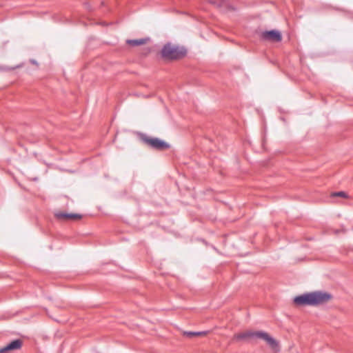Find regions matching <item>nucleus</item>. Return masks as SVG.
<instances>
[{
  "mask_svg": "<svg viewBox=\"0 0 353 353\" xmlns=\"http://www.w3.org/2000/svg\"><path fill=\"white\" fill-rule=\"evenodd\" d=\"M332 298V294L323 291H315L297 296L294 303L297 305H318L327 303Z\"/></svg>",
  "mask_w": 353,
  "mask_h": 353,
  "instance_id": "nucleus-1",
  "label": "nucleus"
},
{
  "mask_svg": "<svg viewBox=\"0 0 353 353\" xmlns=\"http://www.w3.org/2000/svg\"><path fill=\"white\" fill-rule=\"evenodd\" d=\"M259 338L264 340L272 348H276L278 346L277 341L270 336L268 333L263 331L258 332H246L240 333L236 336V339L243 340L248 338Z\"/></svg>",
  "mask_w": 353,
  "mask_h": 353,
  "instance_id": "nucleus-2",
  "label": "nucleus"
},
{
  "mask_svg": "<svg viewBox=\"0 0 353 353\" xmlns=\"http://www.w3.org/2000/svg\"><path fill=\"white\" fill-rule=\"evenodd\" d=\"M186 53L184 48L165 44L161 50V56L165 59L175 60L182 58Z\"/></svg>",
  "mask_w": 353,
  "mask_h": 353,
  "instance_id": "nucleus-3",
  "label": "nucleus"
},
{
  "mask_svg": "<svg viewBox=\"0 0 353 353\" xmlns=\"http://www.w3.org/2000/svg\"><path fill=\"white\" fill-rule=\"evenodd\" d=\"M141 139L148 145L156 150H165L170 148V145L158 138L149 137L145 134H141Z\"/></svg>",
  "mask_w": 353,
  "mask_h": 353,
  "instance_id": "nucleus-4",
  "label": "nucleus"
},
{
  "mask_svg": "<svg viewBox=\"0 0 353 353\" xmlns=\"http://www.w3.org/2000/svg\"><path fill=\"white\" fill-rule=\"evenodd\" d=\"M261 39L265 41L279 42L282 39L281 32L276 30L265 31L261 33Z\"/></svg>",
  "mask_w": 353,
  "mask_h": 353,
  "instance_id": "nucleus-5",
  "label": "nucleus"
},
{
  "mask_svg": "<svg viewBox=\"0 0 353 353\" xmlns=\"http://www.w3.org/2000/svg\"><path fill=\"white\" fill-rule=\"evenodd\" d=\"M210 3L219 8L222 11L234 10V8L230 5L228 0H207Z\"/></svg>",
  "mask_w": 353,
  "mask_h": 353,
  "instance_id": "nucleus-6",
  "label": "nucleus"
},
{
  "mask_svg": "<svg viewBox=\"0 0 353 353\" xmlns=\"http://www.w3.org/2000/svg\"><path fill=\"white\" fill-rule=\"evenodd\" d=\"M22 345V342L20 339H16L11 341L10 343L7 344L5 346V350H7V352H10L12 350H15L21 348Z\"/></svg>",
  "mask_w": 353,
  "mask_h": 353,
  "instance_id": "nucleus-7",
  "label": "nucleus"
},
{
  "mask_svg": "<svg viewBox=\"0 0 353 353\" xmlns=\"http://www.w3.org/2000/svg\"><path fill=\"white\" fill-rule=\"evenodd\" d=\"M55 216L58 219H80L81 218V215L79 214L74 213H64V212H57L55 214Z\"/></svg>",
  "mask_w": 353,
  "mask_h": 353,
  "instance_id": "nucleus-8",
  "label": "nucleus"
},
{
  "mask_svg": "<svg viewBox=\"0 0 353 353\" xmlns=\"http://www.w3.org/2000/svg\"><path fill=\"white\" fill-rule=\"evenodd\" d=\"M148 39H129L127 40V43L134 46H140L145 44Z\"/></svg>",
  "mask_w": 353,
  "mask_h": 353,
  "instance_id": "nucleus-9",
  "label": "nucleus"
},
{
  "mask_svg": "<svg viewBox=\"0 0 353 353\" xmlns=\"http://www.w3.org/2000/svg\"><path fill=\"white\" fill-rule=\"evenodd\" d=\"M208 332H185L184 334L187 335L188 336H201V335H205L207 334Z\"/></svg>",
  "mask_w": 353,
  "mask_h": 353,
  "instance_id": "nucleus-10",
  "label": "nucleus"
},
{
  "mask_svg": "<svg viewBox=\"0 0 353 353\" xmlns=\"http://www.w3.org/2000/svg\"><path fill=\"white\" fill-rule=\"evenodd\" d=\"M332 196L334 197H335V196H341V197H344V198L347 197L346 193L343 191L333 192L332 194Z\"/></svg>",
  "mask_w": 353,
  "mask_h": 353,
  "instance_id": "nucleus-11",
  "label": "nucleus"
},
{
  "mask_svg": "<svg viewBox=\"0 0 353 353\" xmlns=\"http://www.w3.org/2000/svg\"><path fill=\"white\" fill-rule=\"evenodd\" d=\"M0 353H8L7 350H5V346L0 349Z\"/></svg>",
  "mask_w": 353,
  "mask_h": 353,
  "instance_id": "nucleus-12",
  "label": "nucleus"
},
{
  "mask_svg": "<svg viewBox=\"0 0 353 353\" xmlns=\"http://www.w3.org/2000/svg\"><path fill=\"white\" fill-rule=\"evenodd\" d=\"M11 68H6V67H3V68H1V70H10ZM12 69H14V68H12Z\"/></svg>",
  "mask_w": 353,
  "mask_h": 353,
  "instance_id": "nucleus-13",
  "label": "nucleus"
},
{
  "mask_svg": "<svg viewBox=\"0 0 353 353\" xmlns=\"http://www.w3.org/2000/svg\"><path fill=\"white\" fill-rule=\"evenodd\" d=\"M30 61L33 64H36V65L37 64V62L35 60H34V59H32Z\"/></svg>",
  "mask_w": 353,
  "mask_h": 353,
  "instance_id": "nucleus-14",
  "label": "nucleus"
}]
</instances>
